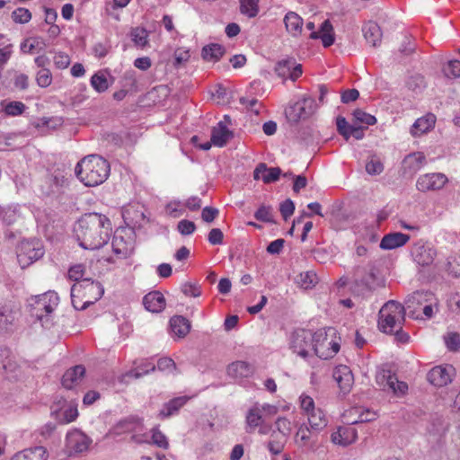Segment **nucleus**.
Returning a JSON list of instances; mask_svg holds the SVG:
<instances>
[{"mask_svg":"<svg viewBox=\"0 0 460 460\" xmlns=\"http://www.w3.org/2000/svg\"><path fill=\"white\" fill-rule=\"evenodd\" d=\"M80 245L86 250H97L106 244L111 234V223L102 214H84L75 229Z\"/></svg>","mask_w":460,"mask_h":460,"instance_id":"obj_1","label":"nucleus"},{"mask_svg":"<svg viewBox=\"0 0 460 460\" xmlns=\"http://www.w3.org/2000/svg\"><path fill=\"white\" fill-rule=\"evenodd\" d=\"M110 164L97 155L84 157L75 166V174L85 186H97L110 174Z\"/></svg>","mask_w":460,"mask_h":460,"instance_id":"obj_2","label":"nucleus"},{"mask_svg":"<svg viewBox=\"0 0 460 460\" xmlns=\"http://www.w3.org/2000/svg\"><path fill=\"white\" fill-rule=\"evenodd\" d=\"M104 288L99 281L83 279L71 288V299L76 310H84L94 304L103 295Z\"/></svg>","mask_w":460,"mask_h":460,"instance_id":"obj_3","label":"nucleus"},{"mask_svg":"<svg viewBox=\"0 0 460 460\" xmlns=\"http://www.w3.org/2000/svg\"><path fill=\"white\" fill-rule=\"evenodd\" d=\"M314 335L313 353L322 359L333 358L340 350V338L333 327L319 329Z\"/></svg>","mask_w":460,"mask_h":460,"instance_id":"obj_4","label":"nucleus"},{"mask_svg":"<svg viewBox=\"0 0 460 460\" xmlns=\"http://www.w3.org/2000/svg\"><path fill=\"white\" fill-rule=\"evenodd\" d=\"M404 321L405 307L394 300L386 302L379 311L378 328L385 333L392 334Z\"/></svg>","mask_w":460,"mask_h":460,"instance_id":"obj_5","label":"nucleus"},{"mask_svg":"<svg viewBox=\"0 0 460 460\" xmlns=\"http://www.w3.org/2000/svg\"><path fill=\"white\" fill-rule=\"evenodd\" d=\"M58 296L53 291L35 296L30 298V313L32 317L40 321L43 326H49V315L58 305Z\"/></svg>","mask_w":460,"mask_h":460,"instance_id":"obj_6","label":"nucleus"},{"mask_svg":"<svg viewBox=\"0 0 460 460\" xmlns=\"http://www.w3.org/2000/svg\"><path fill=\"white\" fill-rule=\"evenodd\" d=\"M380 286L376 277V270L373 265L358 267L354 273V281L351 286L353 293L360 296L372 291Z\"/></svg>","mask_w":460,"mask_h":460,"instance_id":"obj_7","label":"nucleus"},{"mask_svg":"<svg viewBox=\"0 0 460 460\" xmlns=\"http://www.w3.org/2000/svg\"><path fill=\"white\" fill-rule=\"evenodd\" d=\"M317 109V104L311 96H304L301 100L289 106L286 111V117L290 123L296 124L301 119L312 116Z\"/></svg>","mask_w":460,"mask_h":460,"instance_id":"obj_8","label":"nucleus"},{"mask_svg":"<svg viewBox=\"0 0 460 460\" xmlns=\"http://www.w3.org/2000/svg\"><path fill=\"white\" fill-rule=\"evenodd\" d=\"M313 332L305 329L295 330L290 335V349L294 353L306 358L310 356L314 349Z\"/></svg>","mask_w":460,"mask_h":460,"instance_id":"obj_9","label":"nucleus"},{"mask_svg":"<svg viewBox=\"0 0 460 460\" xmlns=\"http://www.w3.org/2000/svg\"><path fill=\"white\" fill-rule=\"evenodd\" d=\"M43 254V245L39 240L22 241L17 250V259L22 268L28 267Z\"/></svg>","mask_w":460,"mask_h":460,"instance_id":"obj_10","label":"nucleus"},{"mask_svg":"<svg viewBox=\"0 0 460 460\" xmlns=\"http://www.w3.org/2000/svg\"><path fill=\"white\" fill-rule=\"evenodd\" d=\"M437 249L430 243L418 240L411 247V256L414 262L421 267L430 266L437 257Z\"/></svg>","mask_w":460,"mask_h":460,"instance_id":"obj_11","label":"nucleus"},{"mask_svg":"<svg viewBox=\"0 0 460 460\" xmlns=\"http://www.w3.org/2000/svg\"><path fill=\"white\" fill-rule=\"evenodd\" d=\"M377 385L383 390H391L394 394H403L408 390V385L405 382L399 381L394 373L387 367L380 368L376 376Z\"/></svg>","mask_w":460,"mask_h":460,"instance_id":"obj_12","label":"nucleus"},{"mask_svg":"<svg viewBox=\"0 0 460 460\" xmlns=\"http://www.w3.org/2000/svg\"><path fill=\"white\" fill-rule=\"evenodd\" d=\"M91 443L92 439L78 429L68 432L66 438V447L70 456L88 450Z\"/></svg>","mask_w":460,"mask_h":460,"instance_id":"obj_13","label":"nucleus"},{"mask_svg":"<svg viewBox=\"0 0 460 460\" xmlns=\"http://www.w3.org/2000/svg\"><path fill=\"white\" fill-rule=\"evenodd\" d=\"M448 181L447 177L441 172H432L420 175L416 181V188L421 192L441 190Z\"/></svg>","mask_w":460,"mask_h":460,"instance_id":"obj_14","label":"nucleus"},{"mask_svg":"<svg viewBox=\"0 0 460 460\" xmlns=\"http://www.w3.org/2000/svg\"><path fill=\"white\" fill-rule=\"evenodd\" d=\"M274 70L280 78L284 80L289 78L292 81H296L303 73L302 66L297 64L294 58H286L278 61Z\"/></svg>","mask_w":460,"mask_h":460,"instance_id":"obj_15","label":"nucleus"},{"mask_svg":"<svg viewBox=\"0 0 460 460\" xmlns=\"http://www.w3.org/2000/svg\"><path fill=\"white\" fill-rule=\"evenodd\" d=\"M454 374L455 368L451 365L436 366L429 371L427 380L435 386L443 387L451 383Z\"/></svg>","mask_w":460,"mask_h":460,"instance_id":"obj_16","label":"nucleus"},{"mask_svg":"<svg viewBox=\"0 0 460 460\" xmlns=\"http://www.w3.org/2000/svg\"><path fill=\"white\" fill-rule=\"evenodd\" d=\"M317 433L305 425H301L296 433L295 442L300 448L314 451L318 447Z\"/></svg>","mask_w":460,"mask_h":460,"instance_id":"obj_17","label":"nucleus"},{"mask_svg":"<svg viewBox=\"0 0 460 460\" xmlns=\"http://www.w3.org/2000/svg\"><path fill=\"white\" fill-rule=\"evenodd\" d=\"M306 29L312 31L310 38L313 40L321 39L324 48H328L334 43L333 27L329 20H325L320 27V31H314V22H308Z\"/></svg>","mask_w":460,"mask_h":460,"instance_id":"obj_18","label":"nucleus"},{"mask_svg":"<svg viewBox=\"0 0 460 460\" xmlns=\"http://www.w3.org/2000/svg\"><path fill=\"white\" fill-rule=\"evenodd\" d=\"M332 376L343 394L350 392L354 384V376L349 367L345 365L336 367L333 369Z\"/></svg>","mask_w":460,"mask_h":460,"instance_id":"obj_19","label":"nucleus"},{"mask_svg":"<svg viewBox=\"0 0 460 460\" xmlns=\"http://www.w3.org/2000/svg\"><path fill=\"white\" fill-rule=\"evenodd\" d=\"M427 164V159L422 152H414L406 155L402 161V173L414 175Z\"/></svg>","mask_w":460,"mask_h":460,"instance_id":"obj_20","label":"nucleus"},{"mask_svg":"<svg viewBox=\"0 0 460 460\" xmlns=\"http://www.w3.org/2000/svg\"><path fill=\"white\" fill-rule=\"evenodd\" d=\"M433 300V294L429 291H416L409 295L405 300V310H410L409 314L415 317V311L419 306H423L425 304ZM419 315H416L418 318Z\"/></svg>","mask_w":460,"mask_h":460,"instance_id":"obj_21","label":"nucleus"},{"mask_svg":"<svg viewBox=\"0 0 460 460\" xmlns=\"http://www.w3.org/2000/svg\"><path fill=\"white\" fill-rule=\"evenodd\" d=\"M281 169L279 167L269 168L266 164H259L253 171L254 180L261 179L264 183L268 184L279 179Z\"/></svg>","mask_w":460,"mask_h":460,"instance_id":"obj_22","label":"nucleus"},{"mask_svg":"<svg viewBox=\"0 0 460 460\" xmlns=\"http://www.w3.org/2000/svg\"><path fill=\"white\" fill-rule=\"evenodd\" d=\"M410 240V235L400 232L389 233L382 238L380 248L383 250H393L403 246Z\"/></svg>","mask_w":460,"mask_h":460,"instance_id":"obj_23","label":"nucleus"},{"mask_svg":"<svg viewBox=\"0 0 460 460\" xmlns=\"http://www.w3.org/2000/svg\"><path fill=\"white\" fill-rule=\"evenodd\" d=\"M143 304L146 310L152 313L162 312L165 307V298L160 291H153L143 298Z\"/></svg>","mask_w":460,"mask_h":460,"instance_id":"obj_24","label":"nucleus"},{"mask_svg":"<svg viewBox=\"0 0 460 460\" xmlns=\"http://www.w3.org/2000/svg\"><path fill=\"white\" fill-rule=\"evenodd\" d=\"M233 137L234 133L222 121L218 122L211 131V142L216 146H225Z\"/></svg>","mask_w":460,"mask_h":460,"instance_id":"obj_25","label":"nucleus"},{"mask_svg":"<svg viewBox=\"0 0 460 460\" xmlns=\"http://www.w3.org/2000/svg\"><path fill=\"white\" fill-rule=\"evenodd\" d=\"M253 367L243 360L233 362L227 367L228 376L235 379L249 377L253 374Z\"/></svg>","mask_w":460,"mask_h":460,"instance_id":"obj_26","label":"nucleus"},{"mask_svg":"<svg viewBox=\"0 0 460 460\" xmlns=\"http://www.w3.org/2000/svg\"><path fill=\"white\" fill-rule=\"evenodd\" d=\"M331 438L334 444L348 446L356 440L357 431L352 427H340L332 434Z\"/></svg>","mask_w":460,"mask_h":460,"instance_id":"obj_27","label":"nucleus"},{"mask_svg":"<svg viewBox=\"0 0 460 460\" xmlns=\"http://www.w3.org/2000/svg\"><path fill=\"white\" fill-rule=\"evenodd\" d=\"M362 31L369 44L373 47L380 45L383 34L380 26L376 22L368 21L363 25Z\"/></svg>","mask_w":460,"mask_h":460,"instance_id":"obj_28","label":"nucleus"},{"mask_svg":"<svg viewBox=\"0 0 460 460\" xmlns=\"http://www.w3.org/2000/svg\"><path fill=\"white\" fill-rule=\"evenodd\" d=\"M85 374V367L82 365H77L69 368L65 372L62 376V385L66 389H71L82 380Z\"/></svg>","mask_w":460,"mask_h":460,"instance_id":"obj_29","label":"nucleus"},{"mask_svg":"<svg viewBox=\"0 0 460 460\" xmlns=\"http://www.w3.org/2000/svg\"><path fill=\"white\" fill-rule=\"evenodd\" d=\"M265 420L261 414L260 405L256 403L246 413L245 416V430L247 433H252Z\"/></svg>","mask_w":460,"mask_h":460,"instance_id":"obj_30","label":"nucleus"},{"mask_svg":"<svg viewBox=\"0 0 460 460\" xmlns=\"http://www.w3.org/2000/svg\"><path fill=\"white\" fill-rule=\"evenodd\" d=\"M48 452L43 447H35L16 453L11 460H47Z\"/></svg>","mask_w":460,"mask_h":460,"instance_id":"obj_31","label":"nucleus"},{"mask_svg":"<svg viewBox=\"0 0 460 460\" xmlns=\"http://www.w3.org/2000/svg\"><path fill=\"white\" fill-rule=\"evenodd\" d=\"M112 251L119 258H128L133 252L134 247L130 241H127L123 236L115 234L112 239Z\"/></svg>","mask_w":460,"mask_h":460,"instance_id":"obj_32","label":"nucleus"},{"mask_svg":"<svg viewBox=\"0 0 460 460\" xmlns=\"http://www.w3.org/2000/svg\"><path fill=\"white\" fill-rule=\"evenodd\" d=\"M436 122V117L433 114H428L418 119L411 128V134L413 137H419L431 129Z\"/></svg>","mask_w":460,"mask_h":460,"instance_id":"obj_33","label":"nucleus"},{"mask_svg":"<svg viewBox=\"0 0 460 460\" xmlns=\"http://www.w3.org/2000/svg\"><path fill=\"white\" fill-rule=\"evenodd\" d=\"M188 400V396H180L170 400L168 402L164 403L159 412V417L165 419L176 414Z\"/></svg>","mask_w":460,"mask_h":460,"instance_id":"obj_34","label":"nucleus"},{"mask_svg":"<svg viewBox=\"0 0 460 460\" xmlns=\"http://www.w3.org/2000/svg\"><path fill=\"white\" fill-rule=\"evenodd\" d=\"M170 327L176 336L183 338L190 331V323L187 318L181 315H174L170 320Z\"/></svg>","mask_w":460,"mask_h":460,"instance_id":"obj_35","label":"nucleus"},{"mask_svg":"<svg viewBox=\"0 0 460 460\" xmlns=\"http://www.w3.org/2000/svg\"><path fill=\"white\" fill-rule=\"evenodd\" d=\"M287 31L293 36H298L302 32L303 19L294 12H288L284 17Z\"/></svg>","mask_w":460,"mask_h":460,"instance_id":"obj_36","label":"nucleus"},{"mask_svg":"<svg viewBox=\"0 0 460 460\" xmlns=\"http://www.w3.org/2000/svg\"><path fill=\"white\" fill-rule=\"evenodd\" d=\"M225 54V48L217 43H211L203 47L201 57L206 61L217 62Z\"/></svg>","mask_w":460,"mask_h":460,"instance_id":"obj_37","label":"nucleus"},{"mask_svg":"<svg viewBox=\"0 0 460 460\" xmlns=\"http://www.w3.org/2000/svg\"><path fill=\"white\" fill-rule=\"evenodd\" d=\"M307 419L314 431L319 432L327 426L325 414L320 408L307 414Z\"/></svg>","mask_w":460,"mask_h":460,"instance_id":"obj_38","label":"nucleus"},{"mask_svg":"<svg viewBox=\"0 0 460 460\" xmlns=\"http://www.w3.org/2000/svg\"><path fill=\"white\" fill-rule=\"evenodd\" d=\"M288 437L283 436L279 433H276V431H272L270 435V439L268 442L267 447L270 452L273 455L280 454L287 443Z\"/></svg>","mask_w":460,"mask_h":460,"instance_id":"obj_39","label":"nucleus"},{"mask_svg":"<svg viewBox=\"0 0 460 460\" xmlns=\"http://www.w3.org/2000/svg\"><path fill=\"white\" fill-rule=\"evenodd\" d=\"M130 37L134 45L137 48L144 49L149 45V33L143 27L132 28Z\"/></svg>","mask_w":460,"mask_h":460,"instance_id":"obj_40","label":"nucleus"},{"mask_svg":"<svg viewBox=\"0 0 460 460\" xmlns=\"http://www.w3.org/2000/svg\"><path fill=\"white\" fill-rule=\"evenodd\" d=\"M295 282L301 288L308 289L312 288L317 284L318 277L314 271L308 270L298 274L295 279Z\"/></svg>","mask_w":460,"mask_h":460,"instance_id":"obj_41","label":"nucleus"},{"mask_svg":"<svg viewBox=\"0 0 460 460\" xmlns=\"http://www.w3.org/2000/svg\"><path fill=\"white\" fill-rule=\"evenodd\" d=\"M16 320L15 313L6 307L0 308V332L12 330Z\"/></svg>","mask_w":460,"mask_h":460,"instance_id":"obj_42","label":"nucleus"},{"mask_svg":"<svg viewBox=\"0 0 460 460\" xmlns=\"http://www.w3.org/2000/svg\"><path fill=\"white\" fill-rule=\"evenodd\" d=\"M139 424L134 419L122 420L114 427V433L121 435L124 433L137 432Z\"/></svg>","mask_w":460,"mask_h":460,"instance_id":"obj_43","label":"nucleus"},{"mask_svg":"<svg viewBox=\"0 0 460 460\" xmlns=\"http://www.w3.org/2000/svg\"><path fill=\"white\" fill-rule=\"evenodd\" d=\"M20 372V367L14 360L7 358L3 362L1 374L7 379H16Z\"/></svg>","mask_w":460,"mask_h":460,"instance_id":"obj_44","label":"nucleus"},{"mask_svg":"<svg viewBox=\"0 0 460 460\" xmlns=\"http://www.w3.org/2000/svg\"><path fill=\"white\" fill-rule=\"evenodd\" d=\"M240 12L249 18L255 17L259 13V0H240Z\"/></svg>","mask_w":460,"mask_h":460,"instance_id":"obj_45","label":"nucleus"},{"mask_svg":"<svg viewBox=\"0 0 460 460\" xmlns=\"http://www.w3.org/2000/svg\"><path fill=\"white\" fill-rule=\"evenodd\" d=\"M406 86L414 93H420L426 86L425 79L420 74L411 75L406 81Z\"/></svg>","mask_w":460,"mask_h":460,"instance_id":"obj_46","label":"nucleus"},{"mask_svg":"<svg viewBox=\"0 0 460 460\" xmlns=\"http://www.w3.org/2000/svg\"><path fill=\"white\" fill-rule=\"evenodd\" d=\"M26 108L27 107L23 102L19 101H12L4 106V111L8 116L15 117L22 115L25 111Z\"/></svg>","mask_w":460,"mask_h":460,"instance_id":"obj_47","label":"nucleus"},{"mask_svg":"<svg viewBox=\"0 0 460 460\" xmlns=\"http://www.w3.org/2000/svg\"><path fill=\"white\" fill-rule=\"evenodd\" d=\"M254 217L261 222L275 223L271 206L261 205L254 213Z\"/></svg>","mask_w":460,"mask_h":460,"instance_id":"obj_48","label":"nucleus"},{"mask_svg":"<svg viewBox=\"0 0 460 460\" xmlns=\"http://www.w3.org/2000/svg\"><path fill=\"white\" fill-rule=\"evenodd\" d=\"M336 126L338 132L348 140L351 137L352 133L350 132L356 125H349L344 117L340 116L336 119Z\"/></svg>","mask_w":460,"mask_h":460,"instance_id":"obj_49","label":"nucleus"},{"mask_svg":"<svg viewBox=\"0 0 460 460\" xmlns=\"http://www.w3.org/2000/svg\"><path fill=\"white\" fill-rule=\"evenodd\" d=\"M155 370V366L151 362H144L137 366L135 369L129 371L128 373V376H132L134 378H139L144 375H146L150 372Z\"/></svg>","mask_w":460,"mask_h":460,"instance_id":"obj_50","label":"nucleus"},{"mask_svg":"<svg viewBox=\"0 0 460 460\" xmlns=\"http://www.w3.org/2000/svg\"><path fill=\"white\" fill-rule=\"evenodd\" d=\"M443 72L447 77H460V60H449L447 64L443 66Z\"/></svg>","mask_w":460,"mask_h":460,"instance_id":"obj_51","label":"nucleus"},{"mask_svg":"<svg viewBox=\"0 0 460 460\" xmlns=\"http://www.w3.org/2000/svg\"><path fill=\"white\" fill-rule=\"evenodd\" d=\"M353 117L356 122L362 123L367 126L374 125L376 123V119L375 116L368 114L360 109L354 111Z\"/></svg>","mask_w":460,"mask_h":460,"instance_id":"obj_52","label":"nucleus"},{"mask_svg":"<svg viewBox=\"0 0 460 460\" xmlns=\"http://www.w3.org/2000/svg\"><path fill=\"white\" fill-rule=\"evenodd\" d=\"M93 88L98 93H103L109 88L108 80L103 75L94 74L91 78Z\"/></svg>","mask_w":460,"mask_h":460,"instance_id":"obj_53","label":"nucleus"},{"mask_svg":"<svg viewBox=\"0 0 460 460\" xmlns=\"http://www.w3.org/2000/svg\"><path fill=\"white\" fill-rule=\"evenodd\" d=\"M13 21L16 23L24 24L31 19V13L26 8H17L12 13Z\"/></svg>","mask_w":460,"mask_h":460,"instance_id":"obj_54","label":"nucleus"},{"mask_svg":"<svg viewBox=\"0 0 460 460\" xmlns=\"http://www.w3.org/2000/svg\"><path fill=\"white\" fill-rule=\"evenodd\" d=\"M36 82L40 87L46 88L51 84L52 74L48 68L40 69L36 75Z\"/></svg>","mask_w":460,"mask_h":460,"instance_id":"obj_55","label":"nucleus"},{"mask_svg":"<svg viewBox=\"0 0 460 460\" xmlns=\"http://www.w3.org/2000/svg\"><path fill=\"white\" fill-rule=\"evenodd\" d=\"M152 443L155 446L166 449L169 447L168 440L166 437L160 431L158 428H153L152 429Z\"/></svg>","mask_w":460,"mask_h":460,"instance_id":"obj_56","label":"nucleus"},{"mask_svg":"<svg viewBox=\"0 0 460 460\" xmlns=\"http://www.w3.org/2000/svg\"><path fill=\"white\" fill-rule=\"evenodd\" d=\"M276 433H279L283 436L288 437L291 432V422L284 417L278 418L275 422Z\"/></svg>","mask_w":460,"mask_h":460,"instance_id":"obj_57","label":"nucleus"},{"mask_svg":"<svg viewBox=\"0 0 460 460\" xmlns=\"http://www.w3.org/2000/svg\"><path fill=\"white\" fill-rule=\"evenodd\" d=\"M177 229L182 235H190L195 232L196 225L192 221L182 219L178 223Z\"/></svg>","mask_w":460,"mask_h":460,"instance_id":"obj_58","label":"nucleus"},{"mask_svg":"<svg viewBox=\"0 0 460 460\" xmlns=\"http://www.w3.org/2000/svg\"><path fill=\"white\" fill-rule=\"evenodd\" d=\"M445 342L449 350L456 351L460 349V336L456 332H451L445 337Z\"/></svg>","mask_w":460,"mask_h":460,"instance_id":"obj_59","label":"nucleus"},{"mask_svg":"<svg viewBox=\"0 0 460 460\" xmlns=\"http://www.w3.org/2000/svg\"><path fill=\"white\" fill-rule=\"evenodd\" d=\"M279 211L284 220H288V218L290 217L295 211L294 202L289 199H286L280 204Z\"/></svg>","mask_w":460,"mask_h":460,"instance_id":"obj_60","label":"nucleus"},{"mask_svg":"<svg viewBox=\"0 0 460 460\" xmlns=\"http://www.w3.org/2000/svg\"><path fill=\"white\" fill-rule=\"evenodd\" d=\"M300 407L306 415L317 409L313 398L308 395L300 396Z\"/></svg>","mask_w":460,"mask_h":460,"instance_id":"obj_61","label":"nucleus"},{"mask_svg":"<svg viewBox=\"0 0 460 460\" xmlns=\"http://www.w3.org/2000/svg\"><path fill=\"white\" fill-rule=\"evenodd\" d=\"M182 293L187 296L198 297L200 296V287L196 284L184 283L181 286Z\"/></svg>","mask_w":460,"mask_h":460,"instance_id":"obj_62","label":"nucleus"},{"mask_svg":"<svg viewBox=\"0 0 460 460\" xmlns=\"http://www.w3.org/2000/svg\"><path fill=\"white\" fill-rule=\"evenodd\" d=\"M384 170L383 164L378 160H370L366 164V171L371 175L380 174Z\"/></svg>","mask_w":460,"mask_h":460,"instance_id":"obj_63","label":"nucleus"},{"mask_svg":"<svg viewBox=\"0 0 460 460\" xmlns=\"http://www.w3.org/2000/svg\"><path fill=\"white\" fill-rule=\"evenodd\" d=\"M54 64L59 69L66 68L70 64V57L64 52H58L54 57Z\"/></svg>","mask_w":460,"mask_h":460,"instance_id":"obj_64","label":"nucleus"}]
</instances>
